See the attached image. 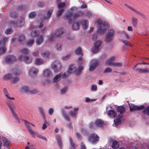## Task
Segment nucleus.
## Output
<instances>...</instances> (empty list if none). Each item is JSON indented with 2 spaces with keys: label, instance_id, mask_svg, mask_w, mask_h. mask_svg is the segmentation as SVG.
Listing matches in <instances>:
<instances>
[{
  "label": "nucleus",
  "instance_id": "1",
  "mask_svg": "<svg viewBox=\"0 0 149 149\" xmlns=\"http://www.w3.org/2000/svg\"><path fill=\"white\" fill-rule=\"evenodd\" d=\"M84 67L82 65H79L77 68L75 67L73 65H71L67 71V73L68 76L72 73H75L77 75H80L84 69Z\"/></svg>",
  "mask_w": 149,
  "mask_h": 149
},
{
  "label": "nucleus",
  "instance_id": "2",
  "mask_svg": "<svg viewBox=\"0 0 149 149\" xmlns=\"http://www.w3.org/2000/svg\"><path fill=\"white\" fill-rule=\"evenodd\" d=\"M97 22L99 26L97 32L100 34L104 33L108 28L107 23L100 19L97 20Z\"/></svg>",
  "mask_w": 149,
  "mask_h": 149
},
{
  "label": "nucleus",
  "instance_id": "3",
  "mask_svg": "<svg viewBox=\"0 0 149 149\" xmlns=\"http://www.w3.org/2000/svg\"><path fill=\"white\" fill-rule=\"evenodd\" d=\"M79 15H80L79 13H75L73 15L71 13H68L64 15L63 18L64 19L68 20V23L70 24L71 22L72 17L73 18L75 19L78 17Z\"/></svg>",
  "mask_w": 149,
  "mask_h": 149
},
{
  "label": "nucleus",
  "instance_id": "4",
  "mask_svg": "<svg viewBox=\"0 0 149 149\" xmlns=\"http://www.w3.org/2000/svg\"><path fill=\"white\" fill-rule=\"evenodd\" d=\"M8 39L7 38L5 37L2 40L0 41V55L4 54L6 52V48L5 47V46Z\"/></svg>",
  "mask_w": 149,
  "mask_h": 149
},
{
  "label": "nucleus",
  "instance_id": "5",
  "mask_svg": "<svg viewBox=\"0 0 149 149\" xmlns=\"http://www.w3.org/2000/svg\"><path fill=\"white\" fill-rule=\"evenodd\" d=\"M61 64L58 61H54L51 65L52 68L55 72H57L59 71L61 68Z\"/></svg>",
  "mask_w": 149,
  "mask_h": 149
},
{
  "label": "nucleus",
  "instance_id": "6",
  "mask_svg": "<svg viewBox=\"0 0 149 149\" xmlns=\"http://www.w3.org/2000/svg\"><path fill=\"white\" fill-rule=\"evenodd\" d=\"M7 104L9 107L12 113L15 118L16 120L18 121H19V120L17 117V116L14 111L15 109V105L12 102H10L7 103Z\"/></svg>",
  "mask_w": 149,
  "mask_h": 149
},
{
  "label": "nucleus",
  "instance_id": "7",
  "mask_svg": "<svg viewBox=\"0 0 149 149\" xmlns=\"http://www.w3.org/2000/svg\"><path fill=\"white\" fill-rule=\"evenodd\" d=\"M88 140L90 143L94 144L99 141V137L95 134H92L88 137Z\"/></svg>",
  "mask_w": 149,
  "mask_h": 149
},
{
  "label": "nucleus",
  "instance_id": "8",
  "mask_svg": "<svg viewBox=\"0 0 149 149\" xmlns=\"http://www.w3.org/2000/svg\"><path fill=\"white\" fill-rule=\"evenodd\" d=\"M114 34V32L113 30L112 29L109 30L106 34L105 41L107 42L111 41L113 39Z\"/></svg>",
  "mask_w": 149,
  "mask_h": 149
},
{
  "label": "nucleus",
  "instance_id": "9",
  "mask_svg": "<svg viewBox=\"0 0 149 149\" xmlns=\"http://www.w3.org/2000/svg\"><path fill=\"white\" fill-rule=\"evenodd\" d=\"M65 2H61L58 5L59 9L56 13L57 17H59L63 13L64 11L63 7L65 6Z\"/></svg>",
  "mask_w": 149,
  "mask_h": 149
},
{
  "label": "nucleus",
  "instance_id": "10",
  "mask_svg": "<svg viewBox=\"0 0 149 149\" xmlns=\"http://www.w3.org/2000/svg\"><path fill=\"white\" fill-rule=\"evenodd\" d=\"M68 76V74L67 73V72H65L62 74H57L54 77L53 82H57L60 80L61 77L63 78H65L67 77Z\"/></svg>",
  "mask_w": 149,
  "mask_h": 149
},
{
  "label": "nucleus",
  "instance_id": "11",
  "mask_svg": "<svg viewBox=\"0 0 149 149\" xmlns=\"http://www.w3.org/2000/svg\"><path fill=\"white\" fill-rule=\"evenodd\" d=\"M130 111H131L134 110L139 111L143 109L144 108L143 105H141L140 106L136 105L134 104H129Z\"/></svg>",
  "mask_w": 149,
  "mask_h": 149
},
{
  "label": "nucleus",
  "instance_id": "12",
  "mask_svg": "<svg viewBox=\"0 0 149 149\" xmlns=\"http://www.w3.org/2000/svg\"><path fill=\"white\" fill-rule=\"evenodd\" d=\"M18 58L19 59L22 60L25 63L27 64L31 63L33 60L32 58H30L27 55H22L19 56L18 57Z\"/></svg>",
  "mask_w": 149,
  "mask_h": 149
},
{
  "label": "nucleus",
  "instance_id": "13",
  "mask_svg": "<svg viewBox=\"0 0 149 149\" xmlns=\"http://www.w3.org/2000/svg\"><path fill=\"white\" fill-rule=\"evenodd\" d=\"M98 61L95 59L92 60L90 62L89 70L90 71H92L94 70L98 66Z\"/></svg>",
  "mask_w": 149,
  "mask_h": 149
},
{
  "label": "nucleus",
  "instance_id": "14",
  "mask_svg": "<svg viewBox=\"0 0 149 149\" xmlns=\"http://www.w3.org/2000/svg\"><path fill=\"white\" fill-rule=\"evenodd\" d=\"M17 60L16 57L13 55H10L4 58L5 61L8 63H11L15 62Z\"/></svg>",
  "mask_w": 149,
  "mask_h": 149
},
{
  "label": "nucleus",
  "instance_id": "15",
  "mask_svg": "<svg viewBox=\"0 0 149 149\" xmlns=\"http://www.w3.org/2000/svg\"><path fill=\"white\" fill-rule=\"evenodd\" d=\"M104 122L100 119H97L95 121V124L91 123L89 125V127L90 128H93L95 127V126L99 127H102L104 124Z\"/></svg>",
  "mask_w": 149,
  "mask_h": 149
},
{
  "label": "nucleus",
  "instance_id": "16",
  "mask_svg": "<svg viewBox=\"0 0 149 149\" xmlns=\"http://www.w3.org/2000/svg\"><path fill=\"white\" fill-rule=\"evenodd\" d=\"M101 44V42L100 40L96 42L94 44V46L92 49V51L93 53H96L98 51Z\"/></svg>",
  "mask_w": 149,
  "mask_h": 149
},
{
  "label": "nucleus",
  "instance_id": "17",
  "mask_svg": "<svg viewBox=\"0 0 149 149\" xmlns=\"http://www.w3.org/2000/svg\"><path fill=\"white\" fill-rule=\"evenodd\" d=\"M39 112L42 116L44 122H46V114L44 109L42 106H40L38 108Z\"/></svg>",
  "mask_w": 149,
  "mask_h": 149
},
{
  "label": "nucleus",
  "instance_id": "18",
  "mask_svg": "<svg viewBox=\"0 0 149 149\" xmlns=\"http://www.w3.org/2000/svg\"><path fill=\"white\" fill-rule=\"evenodd\" d=\"M43 75L45 77L49 78L53 76V73L50 69H46L44 70Z\"/></svg>",
  "mask_w": 149,
  "mask_h": 149
},
{
  "label": "nucleus",
  "instance_id": "19",
  "mask_svg": "<svg viewBox=\"0 0 149 149\" xmlns=\"http://www.w3.org/2000/svg\"><path fill=\"white\" fill-rule=\"evenodd\" d=\"M137 72L141 74H147L149 73V68H139L136 70Z\"/></svg>",
  "mask_w": 149,
  "mask_h": 149
},
{
  "label": "nucleus",
  "instance_id": "20",
  "mask_svg": "<svg viewBox=\"0 0 149 149\" xmlns=\"http://www.w3.org/2000/svg\"><path fill=\"white\" fill-rule=\"evenodd\" d=\"M116 57L115 56H113L109 57L105 61L106 64L109 66H112L113 63H114L113 61L115 60Z\"/></svg>",
  "mask_w": 149,
  "mask_h": 149
},
{
  "label": "nucleus",
  "instance_id": "21",
  "mask_svg": "<svg viewBox=\"0 0 149 149\" xmlns=\"http://www.w3.org/2000/svg\"><path fill=\"white\" fill-rule=\"evenodd\" d=\"M125 111V109L124 107L123 106L118 107L117 108V112L120 113L118 114V117L120 118L122 117Z\"/></svg>",
  "mask_w": 149,
  "mask_h": 149
},
{
  "label": "nucleus",
  "instance_id": "22",
  "mask_svg": "<svg viewBox=\"0 0 149 149\" xmlns=\"http://www.w3.org/2000/svg\"><path fill=\"white\" fill-rule=\"evenodd\" d=\"M24 122L25 126L26 127L27 130L29 132L30 134L31 135H34V133L32 130L30 126V125L31 123L26 120H24Z\"/></svg>",
  "mask_w": 149,
  "mask_h": 149
},
{
  "label": "nucleus",
  "instance_id": "23",
  "mask_svg": "<svg viewBox=\"0 0 149 149\" xmlns=\"http://www.w3.org/2000/svg\"><path fill=\"white\" fill-rule=\"evenodd\" d=\"M35 64L37 65H40L44 64V61L41 58H36L34 61Z\"/></svg>",
  "mask_w": 149,
  "mask_h": 149
},
{
  "label": "nucleus",
  "instance_id": "24",
  "mask_svg": "<svg viewBox=\"0 0 149 149\" xmlns=\"http://www.w3.org/2000/svg\"><path fill=\"white\" fill-rule=\"evenodd\" d=\"M64 33L63 29L62 28H60L57 29L55 32L54 33L56 36L57 37H60Z\"/></svg>",
  "mask_w": 149,
  "mask_h": 149
},
{
  "label": "nucleus",
  "instance_id": "25",
  "mask_svg": "<svg viewBox=\"0 0 149 149\" xmlns=\"http://www.w3.org/2000/svg\"><path fill=\"white\" fill-rule=\"evenodd\" d=\"M56 138L59 148H61L63 147V144L60 136L59 135H57L56 136Z\"/></svg>",
  "mask_w": 149,
  "mask_h": 149
},
{
  "label": "nucleus",
  "instance_id": "26",
  "mask_svg": "<svg viewBox=\"0 0 149 149\" xmlns=\"http://www.w3.org/2000/svg\"><path fill=\"white\" fill-rule=\"evenodd\" d=\"M57 38L54 33H52L48 37V41L49 42H54Z\"/></svg>",
  "mask_w": 149,
  "mask_h": 149
},
{
  "label": "nucleus",
  "instance_id": "27",
  "mask_svg": "<svg viewBox=\"0 0 149 149\" xmlns=\"http://www.w3.org/2000/svg\"><path fill=\"white\" fill-rule=\"evenodd\" d=\"M24 18H21V19L20 21V24H18L17 23L16 24L15 23V22L14 21H12L10 24L11 26L16 25V26L18 27H20L22 25L24 24Z\"/></svg>",
  "mask_w": 149,
  "mask_h": 149
},
{
  "label": "nucleus",
  "instance_id": "28",
  "mask_svg": "<svg viewBox=\"0 0 149 149\" xmlns=\"http://www.w3.org/2000/svg\"><path fill=\"white\" fill-rule=\"evenodd\" d=\"M109 107H106V111H107L108 108ZM108 113V115L110 117H114L116 116V114L115 111L112 110H110L108 111H107Z\"/></svg>",
  "mask_w": 149,
  "mask_h": 149
},
{
  "label": "nucleus",
  "instance_id": "29",
  "mask_svg": "<svg viewBox=\"0 0 149 149\" xmlns=\"http://www.w3.org/2000/svg\"><path fill=\"white\" fill-rule=\"evenodd\" d=\"M38 72V69L34 67L31 68L29 70V73L31 75L36 74Z\"/></svg>",
  "mask_w": 149,
  "mask_h": 149
},
{
  "label": "nucleus",
  "instance_id": "30",
  "mask_svg": "<svg viewBox=\"0 0 149 149\" xmlns=\"http://www.w3.org/2000/svg\"><path fill=\"white\" fill-rule=\"evenodd\" d=\"M43 41V36L40 35L38 37L36 40V43L37 45H41Z\"/></svg>",
  "mask_w": 149,
  "mask_h": 149
},
{
  "label": "nucleus",
  "instance_id": "31",
  "mask_svg": "<svg viewBox=\"0 0 149 149\" xmlns=\"http://www.w3.org/2000/svg\"><path fill=\"white\" fill-rule=\"evenodd\" d=\"M41 55L44 58H47L50 55V53L48 51H42L41 52Z\"/></svg>",
  "mask_w": 149,
  "mask_h": 149
},
{
  "label": "nucleus",
  "instance_id": "32",
  "mask_svg": "<svg viewBox=\"0 0 149 149\" xmlns=\"http://www.w3.org/2000/svg\"><path fill=\"white\" fill-rule=\"evenodd\" d=\"M79 28V25L77 22H74L72 26V29L74 31L78 30Z\"/></svg>",
  "mask_w": 149,
  "mask_h": 149
},
{
  "label": "nucleus",
  "instance_id": "33",
  "mask_svg": "<svg viewBox=\"0 0 149 149\" xmlns=\"http://www.w3.org/2000/svg\"><path fill=\"white\" fill-rule=\"evenodd\" d=\"M61 112L63 118L66 120L68 121H70V119L68 115L67 114L64 110L61 111Z\"/></svg>",
  "mask_w": 149,
  "mask_h": 149
},
{
  "label": "nucleus",
  "instance_id": "34",
  "mask_svg": "<svg viewBox=\"0 0 149 149\" xmlns=\"http://www.w3.org/2000/svg\"><path fill=\"white\" fill-rule=\"evenodd\" d=\"M81 24L82 25L83 28L84 29H86L87 27L88 24V22L86 20H83L81 22Z\"/></svg>",
  "mask_w": 149,
  "mask_h": 149
},
{
  "label": "nucleus",
  "instance_id": "35",
  "mask_svg": "<svg viewBox=\"0 0 149 149\" xmlns=\"http://www.w3.org/2000/svg\"><path fill=\"white\" fill-rule=\"evenodd\" d=\"M34 43V39L29 40H27L26 42V45L29 47H32Z\"/></svg>",
  "mask_w": 149,
  "mask_h": 149
},
{
  "label": "nucleus",
  "instance_id": "36",
  "mask_svg": "<svg viewBox=\"0 0 149 149\" xmlns=\"http://www.w3.org/2000/svg\"><path fill=\"white\" fill-rule=\"evenodd\" d=\"M69 142L70 144V149H75L76 145L73 143L72 139L71 137H69Z\"/></svg>",
  "mask_w": 149,
  "mask_h": 149
},
{
  "label": "nucleus",
  "instance_id": "37",
  "mask_svg": "<svg viewBox=\"0 0 149 149\" xmlns=\"http://www.w3.org/2000/svg\"><path fill=\"white\" fill-rule=\"evenodd\" d=\"M119 147V144L116 141H114L112 142L111 147L113 149L117 148Z\"/></svg>",
  "mask_w": 149,
  "mask_h": 149
},
{
  "label": "nucleus",
  "instance_id": "38",
  "mask_svg": "<svg viewBox=\"0 0 149 149\" xmlns=\"http://www.w3.org/2000/svg\"><path fill=\"white\" fill-rule=\"evenodd\" d=\"M82 50L81 48L80 47H78L75 51V54L77 55H81L82 56L83 54L81 52Z\"/></svg>",
  "mask_w": 149,
  "mask_h": 149
},
{
  "label": "nucleus",
  "instance_id": "39",
  "mask_svg": "<svg viewBox=\"0 0 149 149\" xmlns=\"http://www.w3.org/2000/svg\"><path fill=\"white\" fill-rule=\"evenodd\" d=\"M62 45L61 43L58 42L56 44L55 48L57 50L61 51L62 49Z\"/></svg>",
  "mask_w": 149,
  "mask_h": 149
},
{
  "label": "nucleus",
  "instance_id": "40",
  "mask_svg": "<svg viewBox=\"0 0 149 149\" xmlns=\"http://www.w3.org/2000/svg\"><path fill=\"white\" fill-rule=\"evenodd\" d=\"M20 52L24 54H29L30 52L29 49L25 47L23 48L20 50Z\"/></svg>",
  "mask_w": 149,
  "mask_h": 149
},
{
  "label": "nucleus",
  "instance_id": "41",
  "mask_svg": "<svg viewBox=\"0 0 149 149\" xmlns=\"http://www.w3.org/2000/svg\"><path fill=\"white\" fill-rule=\"evenodd\" d=\"M38 31L36 30H33L31 32L30 36L31 37H36L38 36Z\"/></svg>",
  "mask_w": 149,
  "mask_h": 149
},
{
  "label": "nucleus",
  "instance_id": "42",
  "mask_svg": "<svg viewBox=\"0 0 149 149\" xmlns=\"http://www.w3.org/2000/svg\"><path fill=\"white\" fill-rule=\"evenodd\" d=\"M123 65V63L121 62H114L112 65L113 67L120 68Z\"/></svg>",
  "mask_w": 149,
  "mask_h": 149
},
{
  "label": "nucleus",
  "instance_id": "43",
  "mask_svg": "<svg viewBox=\"0 0 149 149\" xmlns=\"http://www.w3.org/2000/svg\"><path fill=\"white\" fill-rule=\"evenodd\" d=\"M21 89L22 91H24L26 93H29L30 91L29 88L27 86H24L21 88Z\"/></svg>",
  "mask_w": 149,
  "mask_h": 149
},
{
  "label": "nucleus",
  "instance_id": "44",
  "mask_svg": "<svg viewBox=\"0 0 149 149\" xmlns=\"http://www.w3.org/2000/svg\"><path fill=\"white\" fill-rule=\"evenodd\" d=\"M53 12V10H49L47 13V17H44V19H48L50 18L51 16V15L52 12Z\"/></svg>",
  "mask_w": 149,
  "mask_h": 149
},
{
  "label": "nucleus",
  "instance_id": "45",
  "mask_svg": "<svg viewBox=\"0 0 149 149\" xmlns=\"http://www.w3.org/2000/svg\"><path fill=\"white\" fill-rule=\"evenodd\" d=\"M121 118L119 117L118 115L117 118L116 120H114V123L116 125L118 126L121 124V121L120 118Z\"/></svg>",
  "mask_w": 149,
  "mask_h": 149
},
{
  "label": "nucleus",
  "instance_id": "46",
  "mask_svg": "<svg viewBox=\"0 0 149 149\" xmlns=\"http://www.w3.org/2000/svg\"><path fill=\"white\" fill-rule=\"evenodd\" d=\"M68 90V87H64L62 88L60 90V93L61 95H64L67 92Z\"/></svg>",
  "mask_w": 149,
  "mask_h": 149
},
{
  "label": "nucleus",
  "instance_id": "47",
  "mask_svg": "<svg viewBox=\"0 0 149 149\" xmlns=\"http://www.w3.org/2000/svg\"><path fill=\"white\" fill-rule=\"evenodd\" d=\"M36 15V13L35 12H31L28 15V17L30 19H33L35 17Z\"/></svg>",
  "mask_w": 149,
  "mask_h": 149
},
{
  "label": "nucleus",
  "instance_id": "48",
  "mask_svg": "<svg viewBox=\"0 0 149 149\" xmlns=\"http://www.w3.org/2000/svg\"><path fill=\"white\" fill-rule=\"evenodd\" d=\"M125 5L126 6L128 7V8H130L133 11L135 12L137 14L140 15H141L142 16L143 15L141 13H140V12L139 11H138L133 9V8L129 6H127V5L126 4H125Z\"/></svg>",
  "mask_w": 149,
  "mask_h": 149
},
{
  "label": "nucleus",
  "instance_id": "49",
  "mask_svg": "<svg viewBox=\"0 0 149 149\" xmlns=\"http://www.w3.org/2000/svg\"><path fill=\"white\" fill-rule=\"evenodd\" d=\"M19 79L18 77H14L13 76L11 79V81L12 82L16 83L19 81Z\"/></svg>",
  "mask_w": 149,
  "mask_h": 149
},
{
  "label": "nucleus",
  "instance_id": "50",
  "mask_svg": "<svg viewBox=\"0 0 149 149\" xmlns=\"http://www.w3.org/2000/svg\"><path fill=\"white\" fill-rule=\"evenodd\" d=\"M85 60L82 57H79L78 58V62L79 65H82L83 63L84 62Z\"/></svg>",
  "mask_w": 149,
  "mask_h": 149
},
{
  "label": "nucleus",
  "instance_id": "51",
  "mask_svg": "<svg viewBox=\"0 0 149 149\" xmlns=\"http://www.w3.org/2000/svg\"><path fill=\"white\" fill-rule=\"evenodd\" d=\"M3 91L5 95L9 99L14 100L15 98L13 97H10L8 96V93L7 92V90L6 89L4 88Z\"/></svg>",
  "mask_w": 149,
  "mask_h": 149
},
{
  "label": "nucleus",
  "instance_id": "52",
  "mask_svg": "<svg viewBox=\"0 0 149 149\" xmlns=\"http://www.w3.org/2000/svg\"><path fill=\"white\" fill-rule=\"evenodd\" d=\"M143 113L149 116V106L146 107L143 111Z\"/></svg>",
  "mask_w": 149,
  "mask_h": 149
},
{
  "label": "nucleus",
  "instance_id": "53",
  "mask_svg": "<svg viewBox=\"0 0 149 149\" xmlns=\"http://www.w3.org/2000/svg\"><path fill=\"white\" fill-rule=\"evenodd\" d=\"M13 76V74H8L5 75L4 78L6 79H10L11 80V79Z\"/></svg>",
  "mask_w": 149,
  "mask_h": 149
},
{
  "label": "nucleus",
  "instance_id": "54",
  "mask_svg": "<svg viewBox=\"0 0 149 149\" xmlns=\"http://www.w3.org/2000/svg\"><path fill=\"white\" fill-rule=\"evenodd\" d=\"M25 37L24 35H20L18 38V41L19 42H23L25 40Z\"/></svg>",
  "mask_w": 149,
  "mask_h": 149
},
{
  "label": "nucleus",
  "instance_id": "55",
  "mask_svg": "<svg viewBox=\"0 0 149 149\" xmlns=\"http://www.w3.org/2000/svg\"><path fill=\"white\" fill-rule=\"evenodd\" d=\"M39 92V91L37 89H34L31 90H30L29 93L32 94H35Z\"/></svg>",
  "mask_w": 149,
  "mask_h": 149
},
{
  "label": "nucleus",
  "instance_id": "56",
  "mask_svg": "<svg viewBox=\"0 0 149 149\" xmlns=\"http://www.w3.org/2000/svg\"><path fill=\"white\" fill-rule=\"evenodd\" d=\"M97 89L96 85L95 84H92L91 85V91H96Z\"/></svg>",
  "mask_w": 149,
  "mask_h": 149
},
{
  "label": "nucleus",
  "instance_id": "57",
  "mask_svg": "<svg viewBox=\"0 0 149 149\" xmlns=\"http://www.w3.org/2000/svg\"><path fill=\"white\" fill-rule=\"evenodd\" d=\"M71 56L70 54H67L63 57L62 59L63 61H66Z\"/></svg>",
  "mask_w": 149,
  "mask_h": 149
},
{
  "label": "nucleus",
  "instance_id": "58",
  "mask_svg": "<svg viewBox=\"0 0 149 149\" xmlns=\"http://www.w3.org/2000/svg\"><path fill=\"white\" fill-rule=\"evenodd\" d=\"M96 100V99H90L88 97H86L85 99V101L86 102L89 103L94 101Z\"/></svg>",
  "mask_w": 149,
  "mask_h": 149
},
{
  "label": "nucleus",
  "instance_id": "59",
  "mask_svg": "<svg viewBox=\"0 0 149 149\" xmlns=\"http://www.w3.org/2000/svg\"><path fill=\"white\" fill-rule=\"evenodd\" d=\"M54 112V109L52 108H51L49 109L48 111V113L49 115L50 116H52Z\"/></svg>",
  "mask_w": 149,
  "mask_h": 149
},
{
  "label": "nucleus",
  "instance_id": "60",
  "mask_svg": "<svg viewBox=\"0 0 149 149\" xmlns=\"http://www.w3.org/2000/svg\"><path fill=\"white\" fill-rule=\"evenodd\" d=\"M121 42H122L123 43H124L126 45L129 46H132L130 42L127 40H121Z\"/></svg>",
  "mask_w": 149,
  "mask_h": 149
},
{
  "label": "nucleus",
  "instance_id": "61",
  "mask_svg": "<svg viewBox=\"0 0 149 149\" xmlns=\"http://www.w3.org/2000/svg\"><path fill=\"white\" fill-rule=\"evenodd\" d=\"M69 114L70 116L75 117V118H77V113L76 112L71 111L69 112Z\"/></svg>",
  "mask_w": 149,
  "mask_h": 149
},
{
  "label": "nucleus",
  "instance_id": "62",
  "mask_svg": "<svg viewBox=\"0 0 149 149\" xmlns=\"http://www.w3.org/2000/svg\"><path fill=\"white\" fill-rule=\"evenodd\" d=\"M43 24L42 22H41L40 23V25L39 26H35L34 25H32L31 26L30 28H31V29H33L34 28H35L36 27H39V28L42 27H43Z\"/></svg>",
  "mask_w": 149,
  "mask_h": 149
},
{
  "label": "nucleus",
  "instance_id": "63",
  "mask_svg": "<svg viewBox=\"0 0 149 149\" xmlns=\"http://www.w3.org/2000/svg\"><path fill=\"white\" fill-rule=\"evenodd\" d=\"M17 13L16 12L13 11L10 14V16L13 18L16 17L17 16Z\"/></svg>",
  "mask_w": 149,
  "mask_h": 149
},
{
  "label": "nucleus",
  "instance_id": "64",
  "mask_svg": "<svg viewBox=\"0 0 149 149\" xmlns=\"http://www.w3.org/2000/svg\"><path fill=\"white\" fill-rule=\"evenodd\" d=\"M112 69L109 68H107L104 70V73H110L112 71Z\"/></svg>",
  "mask_w": 149,
  "mask_h": 149
}]
</instances>
